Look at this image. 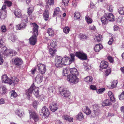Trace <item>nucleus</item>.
Instances as JSON below:
<instances>
[{"label":"nucleus","instance_id":"f257e3e1","mask_svg":"<svg viewBox=\"0 0 124 124\" xmlns=\"http://www.w3.org/2000/svg\"><path fill=\"white\" fill-rule=\"evenodd\" d=\"M70 57H65L62 58L59 56L55 58V65L56 67L60 68L63 67L64 65H68L70 64L74 60V55L73 54H70Z\"/></svg>","mask_w":124,"mask_h":124},{"label":"nucleus","instance_id":"f03ea898","mask_svg":"<svg viewBox=\"0 0 124 124\" xmlns=\"http://www.w3.org/2000/svg\"><path fill=\"white\" fill-rule=\"evenodd\" d=\"M33 28V35L29 39L30 43L33 45H35L36 42V37L38 34V26L35 23H32Z\"/></svg>","mask_w":124,"mask_h":124},{"label":"nucleus","instance_id":"7ed1b4c3","mask_svg":"<svg viewBox=\"0 0 124 124\" xmlns=\"http://www.w3.org/2000/svg\"><path fill=\"white\" fill-rule=\"evenodd\" d=\"M38 89V87H35L34 84H33L30 88L26 91L25 94L27 96L28 99H30L31 95L32 92L36 97H38L39 94Z\"/></svg>","mask_w":124,"mask_h":124},{"label":"nucleus","instance_id":"20e7f679","mask_svg":"<svg viewBox=\"0 0 124 124\" xmlns=\"http://www.w3.org/2000/svg\"><path fill=\"white\" fill-rule=\"evenodd\" d=\"M67 80L72 85L77 84L79 80L77 76L72 75H69L68 76Z\"/></svg>","mask_w":124,"mask_h":124},{"label":"nucleus","instance_id":"39448f33","mask_svg":"<svg viewBox=\"0 0 124 124\" xmlns=\"http://www.w3.org/2000/svg\"><path fill=\"white\" fill-rule=\"evenodd\" d=\"M60 93L62 95L65 97H67L70 95V93L69 91L65 88H61Z\"/></svg>","mask_w":124,"mask_h":124},{"label":"nucleus","instance_id":"423d86ee","mask_svg":"<svg viewBox=\"0 0 124 124\" xmlns=\"http://www.w3.org/2000/svg\"><path fill=\"white\" fill-rule=\"evenodd\" d=\"M40 113L45 118H47L50 115L49 109L45 106L43 107L41 110Z\"/></svg>","mask_w":124,"mask_h":124},{"label":"nucleus","instance_id":"0eeeda50","mask_svg":"<svg viewBox=\"0 0 124 124\" xmlns=\"http://www.w3.org/2000/svg\"><path fill=\"white\" fill-rule=\"evenodd\" d=\"M76 56L81 60H86L87 59L86 54L83 52L80 51L76 52L75 53Z\"/></svg>","mask_w":124,"mask_h":124},{"label":"nucleus","instance_id":"6e6552de","mask_svg":"<svg viewBox=\"0 0 124 124\" xmlns=\"http://www.w3.org/2000/svg\"><path fill=\"white\" fill-rule=\"evenodd\" d=\"M38 69L41 74L45 73L46 72V67L45 65L44 64L39 63L37 64Z\"/></svg>","mask_w":124,"mask_h":124},{"label":"nucleus","instance_id":"1a4fd4ad","mask_svg":"<svg viewBox=\"0 0 124 124\" xmlns=\"http://www.w3.org/2000/svg\"><path fill=\"white\" fill-rule=\"evenodd\" d=\"M30 117L32 118L35 121H37L39 119V117L38 114L33 111H30Z\"/></svg>","mask_w":124,"mask_h":124},{"label":"nucleus","instance_id":"9d476101","mask_svg":"<svg viewBox=\"0 0 124 124\" xmlns=\"http://www.w3.org/2000/svg\"><path fill=\"white\" fill-rule=\"evenodd\" d=\"M97 107L98 105L97 104H94L93 106V108L94 110L91 115L93 117H95L98 115L99 111V109L97 108Z\"/></svg>","mask_w":124,"mask_h":124},{"label":"nucleus","instance_id":"9b49d317","mask_svg":"<svg viewBox=\"0 0 124 124\" xmlns=\"http://www.w3.org/2000/svg\"><path fill=\"white\" fill-rule=\"evenodd\" d=\"M42 74L40 73H39L36 76L35 80L37 83H40L43 80V77Z\"/></svg>","mask_w":124,"mask_h":124},{"label":"nucleus","instance_id":"f8f14e48","mask_svg":"<svg viewBox=\"0 0 124 124\" xmlns=\"http://www.w3.org/2000/svg\"><path fill=\"white\" fill-rule=\"evenodd\" d=\"M1 80L2 82L4 83H8L9 84L11 83V82H10V79L8 78L6 75H4L2 77Z\"/></svg>","mask_w":124,"mask_h":124},{"label":"nucleus","instance_id":"ddd939ff","mask_svg":"<svg viewBox=\"0 0 124 124\" xmlns=\"http://www.w3.org/2000/svg\"><path fill=\"white\" fill-rule=\"evenodd\" d=\"M27 23L22 22L20 24L16 26V30H19L21 29H23L25 28L26 26V23Z\"/></svg>","mask_w":124,"mask_h":124},{"label":"nucleus","instance_id":"4468645a","mask_svg":"<svg viewBox=\"0 0 124 124\" xmlns=\"http://www.w3.org/2000/svg\"><path fill=\"white\" fill-rule=\"evenodd\" d=\"M50 107L52 111L55 112L57 110L58 107L56 103H54L51 104Z\"/></svg>","mask_w":124,"mask_h":124},{"label":"nucleus","instance_id":"2eb2a0df","mask_svg":"<svg viewBox=\"0 0 124 124\" xmlns=\"http://www.w3.org/2000/svg\"><path fill=\"white\" fill-rule=\"evenodd\" d=\"M71 74L70 75H74L78 76L79 75V73L77 69L75 68H73L70 70Z\"/></svg>","mask_w":124,"mask_h":124},{"label":"nucleus","instance_id":"dca6fc26","mask_svg":"<svg viewBox=\"0 0 124 124\" xmlns=\"http://www.w3.org/2000/svg\"><path fill=\"white\" fill-rule=\"evenodd\" d=\"M19 81V80L16 77H12L11 79H10V82L11 83H9V85H11L12 84H13L14 85L17 84Z\"/></svg>","mask_w":124,"mask_h":124},{"label":"nucleus","instance_id":"f3484780","mask_svg":"<svg viewBox=\"0 0 124 124\" xmlns=\"http://www.w3.org/2000/svg\"><path fill=\"white\" fill-rule=\"evenodd\" d=\"M108 21H114L115 20L113 14L111 13L105 15Z\"/></svg>","mask_w":124,"mask_h":124},{"label":"nucleus","instance_id":"a211bd4d","mask_svg":"<svg viewBox=\"0 0 124 124\" xmlns=\"http://www.w3.org/2000/svg\"><path fill=\"white\" fill-rule=\"evenodd\" d=\"M14 14L15 16L18 18H20L22 16L21 11L19 9H15L14 11Z\"/></svg>","mask_w":124,"mask_h":124},{"label":"nucleus","instance_id":"6ab92c4d","mask_svg":"<svg viewBox=\"0 0 124 124\" xmlns=\"http://www.w3.org/2000/svg\"><path fill=\"white\" fill-rule=\"evenodd\" d=\"M108 64L106 61H102L100 63V67L102 69H106L108 66Z\"/></svg>","mask_w":124,"mask_h":124},{"label":"nucleus","instance_id":"aec40b11","mask_svg":"<svg viewBox=\"0 0 124 124\" xmlns=\"http://www.w3.org/2000/svg\"><path fill=\"white\" fill-rule=\"evenodd\" d=\"M14 62L16 65L18 66L21 65L22 63V60L18 57L15 58Z\"/></svg>","mask_w":124,"mask_h":124},{"label":"nucleus","instance_id":"412c9836","mask_svg":"<svg viewBox=\"0 0 124 124\" xmlns=\"http://www.w3.org/2000/svg\"><path fill=\"white\" fill-rule=\"evenodd\" d=\"M15 112L16 114L20 117L22 116L23 114V111L22 109H18Z\"/></svg>","mask_w":124,"mask_h":124},{"label":"nucleus","instance_id":"4be33fe9","mask_svg":"<svg viewBox=\"0 0 124 124\" xmlns=\"http://www.w3.org/2000/svg\"><path fill=\"white\" fill-rule=\"evenodd\" d=\"M101 20L102 23L104 25L107 24L108 21L105 15L101 18Z\"/></svg>","mask_w":124,"mask_h":124},{"label":"nucleus","instance_id":"5701e85b","mask_svg":"<svg viewBox=\"0 0 124 124\" xmlns=\"http://www.w3.org/2000/svg\"><path fill=\"white\" fill-rule=\"evenodd\" d=\"M84 81L87 83L91 84L93 82V78L91 76H88L84 78Z\"/></svg>","mask_w":124,"mask_h":124},{"label":"nucleus","instance_id":"b1692460","mask_svg":"<svg viewBox=\"0 0 124 124\" xmlns=\"http://www.w3.org/2000/svg\"><path fill=\"white\" fill-rule=\"evenodd\" d=\"M9 50L7 49V48L6 46H4L1 49V53L7 56L8 55V52L7 51Z\"/></svg>","mask_w":124,"mask_h":124},{"label":"nucleus","instance_id":"393cba45","mask_svg":"<svg viewBox=\"0 0 124 124\" xmlns=\"http://www.w3.org/2000/svg\"><path fill=\"white\" fill-rule=\"evenodd\" d=\"M103 48L102 45L101 44L96 45L94 47V50L96 52H99Z\"/></svg>","mask_w":124,"mask_h":124},{"label":"nucleus","instance_id":"a878e982","mask_svg":"<svg viewBox=\"0 0 124 124\" xmlns=\"http://www.w3.org/2000/svg\"><path fill=\"white\" fill-rule=\"evenodd\" d=\"M84 112L87 115H89L91 114V111L88 107L85 106L83 108Z\"/></svg>","mask_w":124,"mask_h":124},{"label":"nucleus","instance_id":"bb28decb","mask_svg":"<svg viewBox=\"0 0 124 124\" xmlns=\"http://www.w3.org/2000/svg\"><path fill=\"white\" fill-rule=\"evenodd\" d=\"M43 17L44 19L46 20H47L49 17L48 11L47 10H46L43 13Z\"/></svg>","mask_w":124,"mask_h":124},{"label":"nucleus","instance_id":"cd10ccee","mask_svg":"<svg viewBox=\"0 0 124 124\" xmlns=\"http://www.w3.org/2000/svg\"><path fill=\"white\" fill-rule=\"evenodd\" d=\"M108 94L109 96L111 101L114 102L115 101V99L113 95L111 92H108Z\"/></svg>","mask_w":124,"mask_h":124},{"label":"nucleus","instance_id":"c85d7f7f","mask_svg":"<svg viewBox=\"0 0 124 124\" xmlns=\"http://www.w3.org/2000/svg\"><path fill=\"white\" fill-rule=\"evenodd\" d=\"M9 38L13 42H15L17 39L16 36L15 34H12L10 35Z\"/></svg>","mask_w":124,"mask_h":124},{"label":"nucleus","instance_id":"c756f323","mask_svg":"<svg viewBox=\"0 0 124 124\" xmlns=\"http://www.w3.org/2000/svg\"><path fill=\"white\" fill-rule=\"evenodd\" d=\"M84 118L83 115L81 112L79 113L76 116L77 119L78 120L81 121Z\"/></svg>","mask_w":124,"mask_h":124},{"label":"nucleus","instance_id":"7c9ffc66","mask_svg":"<svg viewBox=\"0 0 124 124\" xmlns=\"http://www.w3.org/2000/svg\"><path fill=\"white\" fill-rule=\"evenodd\" d=\"M61 13V11H60L59 8L58 7H57L54 10L53 16H54L57 15H60Z\"/></svg>","mask_w":124,"mask_h":124},{"label":"nucleus","instance_id":"2f4dec72","mask_svg":"<svg viewBox=\"0 0 124 124\" xmlns=\"http://www.w3.org/2000/svg\"><path fill=\"white\" fill-rule=\"evenodd\" d=\"M63 118L64 120L69 122H72L73 121L72 117L64 115L63 116Z\"/></svg>","mask_w":124,"mask_h":124},{"label":"nucleus","instance_id":"473e14b6","mask_svg":"<svg viewBox=\"0 0 124 124\" xmlns=\"http://www.w3.org/2000/svg\"><path fill=\"white\" fill-rule=\"evenodd\" d=\"M47 32L49 35L51 37L54 36V32L52 29L48 28L47 31Z\"/></svg>","mask_w":124,"mask_h":124},{"label":"nucleus","instance_id":"72a5a7b5","mask_svg":"<svg viewBox=\"0 0 124 124\" xmlns=\"http://www.w3.org/2000/svg\"><path fill=\"white\" fill-rule=\"evenodd\" d=\"M70 70L68 68H65L63 70V74L64 76H67L69 73Z\"/></svg>","mask_w":124,"mask_h":124},{"label":"nucleus","instance_id":"f704fd0d","mask_svg":"<svg viewBox=\"0 0 124 124\" xmlns=\"http://www.w3.org/2000/svg\"><path fill=\"white\" fill-rule=\"evenodd\" d=\"M57 40L56 39H54L53 40L51 41L50 46H51L53 47H55L57 46Z\"/></svg>","mask_w":124,"mask_h":124},{"label":"nucleus","instance_id":"c9c22d12","mask_svg":"<svg viewBox=\"0 0 124 124\" xmlns=\"http://www.w3.org/2000/svg\"><path fill=\"white\" fill-rule=\"evenodd\" d=\"M22 18V22L27 23L28 20L27 16L23 15L21 17Z\"/></svg>","mask_w":124,"mask_h":124},{"label":"nucleus","instance_id":"e433bc0d","mask_svg":"<svg viewBox=\"0 0 124 124\" xmlns=\"http://www.w3.org/2000/svg\"><path fill=\"white\" fill-rule=\"evenodd\" d=\"M7 52H8V54H9L10 56H11L15 55L17 53L16 51L11 50H9Z\"/></svg>","mask_w":124,"mask_h":124},{"label":"nucleus","instance_id":"4c0bfd02","mask_svg":"<svg viewBox=\"0 0 124 124\" xmlns=\"http://www.w3.org/2000/svg\"><path fill=\"white\" fill-rule=\"evenodd\" d=\"M54 3V0H48L46 4L47 5L46 6V8H49L48 5H53Z\"/></svg>","mask_w":124,"mask_h":124},{"label":"nucleus","instance_id":"58836bf2","mask_svg":"<svg viewBox=\"0 0 124 124\" xmlns=\"http://www.w3.org/2000/svg\"><path fill=\"white\" fill-rule=\"evenodd\" d=\"M49 52L52 56H54L56 52V49L54 48H50L49 49Z\"/></svg>","mask_w":124,"mask_h":124},{"label":"nucleus","instance_id":"ea45409f","mask_svg":"<svg viewBox=\"0 0 124 124\" xmlns=\"http://www.w3.org/2000/svg\"><path fill=\"white\" fill-rule=\"evenodd\" d=\"M33 10V8L32 7H30L28 9L27 13L29 16H30L32 14Z\"/></svg>","mask_w":124,"mask_h":124},{"label":"nucleus","instance_id":"a19ab883","mask_svg":"<svg viewBox=\"0 0 124 124\" xmlns=\"http://www.w3.org/2000/svg\"><path fill=\"white\" fill-rule=\"evenodd\" d=\"M102 37V36L101 35H98L94 38V40L95 41L98 42H99L101 41Z\"/></svg>","mask_w":124,"mask_h":124},{"label":"nucleus","instance_id":"79ce46f5","mask_svg":"<svg viewBox=\"0 0 124 124\" xmlns=\"http://www.w3.org/2000/svg\"><path fill=\"white\" fill-rule=\"evenodd\" d=\"M119 13L121 15H124V7H121L118 9Z\"/></svg>","mask_w":124,"mask_h":124},{"label":"nucleus","instance_id":"37998d69","mask_svg":"<svg viewBox=\"0 0 124 124\" xmlns=\"http://www.w3.org/2000/svg\"><path fill=\"white\" fill-rule=\"evenodd\" d=\"M0 92L1 93L5 94L6 92V89L5 86H3L0 89Z\"/></svg>","mask_w":124,"mask_h":124},{"label":"nucleus","instance_id":"c03bdc74","mask_svg":"<svg viewBox=\"0 0 124 124\" xmlns=\"http://www.w3.org/2000/svg\"><path fill=\"white\" fill-rule=\"evenodd\" d=\"M80 39L82 40H84L87 38V36L85 35L81 34H80L79 36Z\"/></svg>","mask_w":124,"mask_h":124},{"label":"nucleus","instance_id":"a18cd8bd","mask_svg":"<svg viewBox=\"0 0 124 124\" xmlns=\"http://www.w3.org/2000/svg\"><path fill=\"white\" fill-rule=\"evenodd\" d=\"M85 19L87 22L88 23H91L92 22V19L88 16H86Z\"/></svg>","mask_w":124,"mask_h":124},{"label":"nucleus","instance_id":"49530a36","mask_svg":"<svg viewBox=\"0 0 124 124\" xmlns=\"http://www.w3.org/2000/svg\"><path fill=\"white\" fill-rule=\"evenodd\" d=\"M70 31V28L68 27H65L63 29V32L65 34L68 33Z\"/></svg>","mask_w":124,"mask_h":124},{"label":"nucleus","instance_id":"de8ad7c7","mask_svg":"<svg viewBox=\"0 0 124 124\" xmlns=\"http://www.w3.org/2000/svg\"><path fill=\"white\" fill-rule=\"evenodd\" d=\"M17 96V93L15 92L13 90L11 91V98H15Z\"/></svg>","mask_w":124,"mask_h":124},{"label":"nucleus","instance_id":"09e8293b","mask_svg":"<svg viewBox=\"0 0 124 124\" xmlns=\"http://www.w3.org/2000/svg\"><path fill=\"white\" fill-rule=\"evenodd\" d=\"M4 11L2 10H0V18L1 19H4L6 17V16L5 15H3L2 14L3 13Z\"/></svg>","mask_w":124,"mask_h":124},{"label":"nucleus","instance_id":"8fccbe9b","mask_svg":"<svg viewBox=\"0 0 124 124\" xmlns=\"http://www.w3.org/2000/svg\"><path fill=\"white\" fill-rule=\"evenodd\" d=\"M74 17L75 18H76L77 19L80 18V14L79 12H76L74 13Z\"/></svg>","mask_w":124,"mask_h":124},{"label":"nucleus","instance_id":"3c124183","mask_svg":"<svg viewBox=\"0 0 124 124\" xmlns=\"http://www.w3.org/2000/svg\"><path fill=\"white\" fill-rule=\"evenodd\" d=\"M105 90V88L100 89L97 91V93L99 94H101Z\"/></svg>","mask_w":124,"mask_h":124},{"label":"nucleus","instance_id":"603ef678","mask_svg":"<svg viewBox=\"0 0 124 124\" xmlns=\"http://www.w3.org/2000/svg\"><path fill=\"white\" fill-rule=\"evenodd\" d=\"M5 4L8 7L11 6L12 5V2L11 1L8 0H6L4 2Z\"/></svg>","mask_w":124,"mask_h":124},{"label":"nucleus","instance_id":"864d4df0","mask_svg":"<svg viewBox=\"0 0 124 124\" xmlns=\"http://www.w3.org/2000/svg\"><path fill=\"white\" fill-rule=\"evenodd\" d=\"M113 8L111 5H109L107 7V10L109 12H112L113 11Z\"/></svg>","mask_w":124,"mask_h":124},{"label":"nucleus","instance_id":"5fc2aeb1","mask_svg":"<svg viewBox=\"0 0 124 124\" xmlns=\"http://www.w3.org/2000/svg\"><path fill=\"white\" fill-rule=\"evenodd\" d=\"M69 0H62V3L65 6H67L69 1Z\"/></svg>","mask_w":124,"mask_h":124},{"label":"nucleus","instance_id":"6e6d98bb","mask_svg":"<svg viewBox=\"0 0 124 124\" xmlns=\"http://www.w3.org/2000/svg\"><path fill=\"white\" fill-rule=\"evenodd\" d=\"M1 30L3 32H5L6 31V28L5 26L4 25H2L1 27Z\"/></svg>","mask_w":124,"mask_h":124},{"label":"nucleus","instance_id":"4d7b16f0","mask_svg":"<svg viewBox=\"0 0 124 124\" xmlns=\"http://www.w3.org/2000/svg\"><path fill=\"white\" fill-rule=\"evenodd\" d=\"M39 103V102L36 101H34L32 103V105L34 108H36L37 105Z\"/></svg>","mask_w":124,"mask_h":124},{"label":"nucleus","instance_id":"13d9d810","mask_svg":"<svg viewBox=\"0 0 124 124\" xmlns=\"http://www.w3.org/2000/svg\"><path fill=\"white\" fill-rule=\"evenodd\" d=\"M119 98L120 100H123L124 99V91L119 96Z\"/></svg>","mask_w":124,"mask_h":124},{"label":"nucleus","instance_id":"bf43d9fd","mask_svg":"<svg viewBox=\"0 0 124 124\" xmlns=\"http://www.w3.org/2000/svg\"><path fill=\"white\" fill-rule=\"evenodd\" d=\"M105 100L108 106H110L112 104L111 102H112L110 100L108 99H106Z\"/></svg>","mask_w":124,"mask_h":124},{"label":"nucleus","instance_id":"052dcab7","mask_svg":"<svg viewBox=\"0 0 124 124\" xmlns=\"http://www.w3.org/2000/svg\"><path fill=\"white\" fill-rule=\"evenodd\" d=\"M111 72L110 69H109L106 70L105 75L106 76H108Z\"/></svg>","mask_w":124,"mask_h":124},{"label":"nucleus","instance_id":"680f3d73","mask_svg":"<svg viewBox=\"0 0 124 124\" xmlns=\"http://www.w3.org/2000/svg\"><path fill=\"white\" fill-rule=\"evenodd\" d=\"M107 58L110 62L113 63V59L110 56H108V57Z\"/></svg>","mask_w":124,"mask_h":124},{"label":"nucleus","instance_id":"e2e57ef3","mask_svg":"<svg viewBox=\"0 0 124 124\" xmlns=\"http://www.w3.org/2000/svg\"><path fill=\"white\" fill-rule=\"evenodd\" d=\"M54 88L53 87H50L48 88V90L50 93H53Z\"/></svg>","mask_w":124,"mask_h":124},{"label":"nucleus","instance_id":"0e129e2a","mask_svg":"<svg viewBox=\"0 0 124 124\" xmlns=\"http://www.w3.org/2000/svg\"><path fill=\"white\" fill-rule=\"evenodd\" d=\"M113 41V38H111L110 39L109 41L108 42V44L109 45H111L112 44Z\"/></svg>","mask_w":124,"mask_h":124},{"label":"nucleus","instance_id":"69168bd1","mask_svg":"<svg viewBox=\"0 0 124 124\" xmlns=\"http://www.w3.org/2000/svg\"><path fill=\"white\" fill-rule=\"evenodd\" d=\"M118 83V82L116 80H113L112 82V84L116 87Z\"/></svg>","mask_w":124,"mask_h":124},{"label":"nucleus","instance_id":"338daca9","mask_svg":"<svg viewBox=\"0 0 124 124\" xmlns=\"http://www.w3.org/2000/svg\"><path fill=\"white\" fill-rule=\"evenodd\" d=\"M90 88L93 90H96V86L93 85H92L90 86Z\"/></svg>","mask_w":124,"mask_h":124},{"label":"nucleus","instance_id":"774afa93","mask_svg":"<svg viewBox=\"0 0 124 124\" xmlns=\"http://www.w3.org/2000/svg\"><path fill=\"white\" fill-rule=\"evenodd\" d=\"M89 28L90 30L94 31L96 29L95 27L93 25L90 26Z\"/></svg>","mask_w":124,"mask_h":124}]
</instances>
